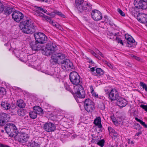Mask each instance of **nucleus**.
Instances as JSON below:
<instances>
[{"label": "nucleus", "mask_w": 147, "mask_h": 147, "mask_svg": "<svg viewBox=\"0 0 147 147\" xmlns=\"http://www.w3.org/2000/svg\"><path fill=\"white\" fill-rule=\"evenodd\" d=\"M19 27L22 32L28 34H32L36 31V27L30 18L21 22L19 24Z\"/></svg>", "instance_id": "obj_1"}, {"label": "nucleus", "mask_w": 147, "mask_h": 147, "mask_svg": "<svg viewBox=\"0 0 147 147\" xmlns=\"http://www.w3.org/2000/svg\"><path fill=\"white\" fill-rule=\"evenodd\" d=\"M75 7L77 9L79 13H83L90 11L92 9V5L88 3L84 0H75Z\"/></svg>", "instance_id": "obj_2"}, {"label": "nucleus", "mask_w": 147, "mask_h": 147, "mask_svg": "<svg viewBox=\"0 0 147 147\" xmlns=\"http://www.w3.org/2000/svg\"><path fill=\"white\" fill-rule=\"evenodd\" d=\"M1 105L2 109L6 111L14 110L17 107L16 105L12 102L11 99L9 98L2 100L1 102Z\"/></svg>", "instance_id": "obj_3"}, {"label": "nucleus", "mask_w": 147, "mask_h": 147, "mask_svg": "<svg viewBox=\"0 0 147 147\" xmlns=\"http://www.w3.org/2000/svg\"><path fill=\"white\" fill-rule=\"evenodd\" d=\"M4 129L6 132L11 137H14L18 134V131L16 125L12 123H7Z\"/></svg>", "instance_id": "obj_4"}, {"label": "nucleus", "mask_w": 147, "mask_h": 147, "mask_svg": "<svg viewBox=\"0 0 147 147\" xmlns=\"http://www.w3.org/2000/svg\"><path fill=\"white\" fill-rule=\"evenodd\" d=\"M65 54L62 53H56L53 54L51 57V59L50 60V63L52 65H56L59 63L58 61V59H63L65 58Z\"/></svg>", "instance_id": "obj_5"}, {"label": "nucleus", "mask_w": 147, "mask_h": 147, "mask_svg": "<svg viewBox=\"0 0 147 147\" xmlns=\"http://www.w3.org/2000/svg\"><path fill=\"white\" fill-rule=\"evenodd\" d=\"M69 78L70 81L74 85L78 86L79 85L80 78L78 74L76 72H72L70 74Z\"/></svg>", "instance_id": "obj_6"}, {"label": "nucleus", "mask_w": 147, "mask_h": 147, "mask_svg": "<svg viewBox=\"0 0 147 147\" xmlns=\"http://www.w3.org/2000/svg\"><path fill=\"white\" fill-rule=\"evenodd\" d=\"M34 36L36 42L39 43H45L47 41V37L42 33L40 32L35 33L34 34Z\"/></svg>", "instance_id": "obj_7"}, {"label": "nucleus", "mask_w": 147, "mask_h": 147, "mask_svg": "<svg viewBox=\"0 0 147 147\" xmlns=\"http://www.w3.org/2000/svg\"><path fill=\"white\" fill-rule=\"evenodd\" d=\"M84 103L85 109L88 112H92L94 109V103L89 99H86Z\"/></svg>", "instance_id": "obj_8"}, {"label": "nucleus", "mask_w": 147, "mask_h": 147, "mask_svg": "<svg viewBox=\"0 0 147 147\" xmlns=\"http://www.w3.org/2000/svg\"><path fill=\"white\" fill-rule=\"evenodd\" d=\"M57 46L55 44H47L45 51V55L46 56L52 54L56 50Z\"/></svg>", "instance_id": "obj_9"}, {"label": "nucleus", "mask_w": 147, "mask_h": 147, "mask_svg": "<svg viewBox=\"0 0 147 147\" xmlns=\"http://www.w3.org/2000/svg\"><path fill=\"white\" fill-rule=\"evenodd\" d=\"M12 18L16 22H19L24 17V15L18 11H14L11 15Z\"/></svg>", "instance_id": "obj_10"}, {"label": "nucleus", "mask_w": 147, "mask_h": 147, "mask_svg": "<svg viewBox=\"0 0 147 147\" xmlns=\"http://www.w3.org/2000/svg\"><path fill=\"white\" fill-rule=\"evenodd\" d=\"M134 4L135 7L138 9H145L147 7V4L142 0H135Z\"/></svg>", "instance_id": "obj_11"}, {"label": "nucleus", "mask_w": 147, "mask_h": 147, "mask_svg": "<svg viewBox=\"0 0 147 147\" xmlns=\"http://www.w3.org/2000/svg\"><path fill=\"white\" fill-rule=\"evenodd\" d=\"M77 91L75 92L77 97L84 98L85 96V93L82 85H80L77 86Z\"/></svg>", "instance_id": "obj_12"}, {"label": "nucleus", "mask_w": 147, "mask_h": 147, "mask_svg": "<svg viewBox=\"0 0 147 147\" xmlns=\"http://www.w3.org/2000/svg\"><path fill=\"white\" fill-rule=\"evenodd\" d=\"M106 94L108 96L109 98L111 100H117L119 98V95L115 89L112 90L109 93H107Z\"/></svg>", "instance_id": "obj_13"}, {"label": "nucleus", "mask_w": 147, "mask_h": 147, "mask_svg": "<svg viewBox=\"0 0 147 147\" xmlns=\"http://www.w3.org/2000/svg\"><path fill=\"white\" fill-rule=\"evenodd\" d=\"M91 15L93 19L96 21H98L102 19V15L100 11L96 9L92 10Z\"/></svg>", "instance_id": "obj_14"}, {"label": "nucleus", "mask_w": 147, "mask_h": 147, "mask_svg": "<svg viewBox=\"0 0 147 147\" xmlns=\"http://www.w3.org/2000/svg\"><path fill=\"white\" fill-rule=\"evenodd\" d=\"M43 128L47 132H50L54 131L56 129L55 125L51 122L46 123L44 125Z\"/></svg>", "instance_id": "obj_15"}, {"label": "nucleus", "mask_w": 147, "mask_h": 147, "mask_svg": "<svg viewBox=\"0 0 147 147\" xmlns=\"http://www.w3.org/2000/svg\"><path fill=\"white\" fill-rule=\"evenodd\" d=\"M18 140L20 142L23 141L26 142L28 141L29 138V136L26 133L21 131L19 133H18Z\"/></svg>", "instance_id": "obj_16"}, {"label": "nucleus", "mask_w": 147, "mask_h": 147, "mask_svg": "<svg viewBox=\"0 0 147 147\" xmlns=\"http://www.w3.org/2000/svg\"><path fill=\"white\" fill-rule=\"evenodd\" d=\"M29 43L30 47L33 51H38L42 49V46L39 43H36L35 41H31Z\"/></svg>", "instance_id": "obj_17"}, {"label": "nucleus", "mask_w": 147, "mask_h": 147, "mask_svg": "<svg viewBox=\"0 0 147 147\" xmlns=\"http://www.w3.org/2000/svg\"><path fill=\"white\" fill-rule=\"evenodd\" d=\"M9 119L8 115L5 113H0V125H4Z\"/></svg>", "instance_id": "obj_18"}, {"label": "nucleus", "mask_w": 147, "mask_h": 147, "mask_svg": "<svg viewBox=\"0 0 147 147\" xmlns=\"http://www.w3.org/2000/svg\"><path fill=\"white\" fill-rule=\"evenodd\" d=\"M117 104L120 108L125 107L128 104V102L124 98L119 97L117 101Z\"/></svg>", "instance_id": "obj_19"}, {"label": "nucleus", "mask_w": 147, "mask_h": 147, "mask_svg": "<svg viewBox=\"0 0 147 147\" xmlns=\"http://www.w3.org/2000/svg\"><path fill=\"white\" fill-rule=\"evenodd\" d=\"M14 10V8L11 7H7L4 9V13L7 16H9Z\"/></svg>", "instance_id": "obj_20"}, {"label": "nucleus", "mask_w": 147, "mask_h": 147, "mask_svg": "<svg viewBox=\"0 0 147 147\" xmlns=\"http://www.w3.org/2000/svg\"><path fill=\"white\" fill-rule=\"evenodd\" d=\"M69 59H66L63 60L59 62V64L61 65V67L64 70H66V67H67V63H69Z\"/></svg>", "instance_id": "obj_21"}, {"label": "nucleus", "mask_w": 147, "mask_h": 147, "mask_svg": "<svg viewBox=\"0 0 147 147\" xmlns=\"http://www.w3.org/2000/svg\"><path fill=\"white\" fill-rule=\"evenodd\" d=\"M34 111L38 115H42L44 113L42 109L39 106H36L34 107Z\"/></svg>", "instance_id": "obj_22"}, {"label": "nucleus", "mask_w": 147, "mask_h": 147, "mask_svg": "<svg viewBox=\"0 0 147 147\" xmlns=\"http://www.w3.org/2000/svg\"><path fill=\"white\" fill-rule=\"evenodd\" d=\"M94 123L98 128H102V126L101 124V120L100 117H98L95 119L94 120Z\"/></svg>", "instance_id": "obj_23"}, {"label": "nucleus", "mask_w": 147, "mask_h": 147, "mask_svg": "<svg viewBox=\"0 0 147 147\" xmlns=\"http://www.w3.org/2000/svg\"><path fill=\"white\" fill-rule=\"evenodd\" d=\"M17 105L20 108H23L26 106V104L24 101L22 99L18 100L17 101Z\"/></svg>", "instance_id": "obj_24"}, {"label": "nucleus", "mask_w": 147, "mask_h": 147, "mask_svg": "<svg viewBox=\"0 0 147 147\" xmlns=\"http://www.w3.org/2000/svg\"><path fill=\"white\" fill-rule=\"evenodd\" d=\"M95 142L96 144H97L100 147H103L105 145V141L104 139H102L100 140H95Z\"/></svg>", "instance_id": "obj_25"}, {"label": "nucleus", "mask_w": 147, "mask_h": 147, "mask_svg": "<svg viewBox=\"0 0 147 147\" xmlns=\"http://www.w3.org/2000/svg\"><path fill=\"white\" fill-rule=\"evenodd\" d=\"M29 115L31 118L34 119L37 117V114L34 111L30 112Z\"/></svg>", "instance_id": "obj_26"}, {"label": "nucleus", "mask_w": 147, "mask_h": 147, "mask_svg": "<svg viewBox=\"0 0 147 147\" xmlns=\"http://www.w3.org/2000/svg\"><path fill=\"white\" fill-rule=\"evenodd\" d=\"M67 67H66L65 70H69L74 68L73 64L70 60L69 61V63L67 65Z\"/></svg>", "instance_id": "obj_27"}, {"label": "nucleus", "mask_w": 147, "mask_h": 147, "mask_svg": "<svg viewBox=\"0 0 147 147\" xmlns=\"http://www.w3.org/2000/svg\"><path fill=\"white\" fill-rule=\"evenodd\" d=\"M135 119L138 122H139L145 128H147V125L145 124V123L141 119H139L137 117L135 118Z\"/></svg>", "instance_id": "obj_28"}, {"label": "nucleus", "mask_w": 147, "mask_h": 147, "mask_svg": "<svg viewBox=\"0 0 147 147\" xmlns=\"http://www.w3.org/2000/svg\"><path fill=\"white\" fill-rule=\"evenodd\" d=\"M96 73L100 76L103 75L104 72L103 70L100 68H97L96 69Z\"/></svg>", "instance_id": "obj_29"}, {"label": "nucleus", "mask_w": 147, "mask_h": 147, "mask_svg": "<svg viewBox=\"0 0 147 147\" xmlns=\"http://www.w3.org/2000/svg\"><path fill=\"white\" fill-rule=\"evenodd\" d=\"M137 19L139 21L142 23L145 24L147 23L146 18L141 17L140 18L138 17Z\"/></svg>", "instance_id": "obj_30"}, {"label": "nucleus", "mask_w": 147, "mask_h": 147, "mask_svg": "<svg viewBox=\"0 0 147 147\" xmlns=\"http://www.w3.org/2000/svg\"><path fill=\"white\" fill-rule=\"evenodd\" d=\"M18 113L19 116H24L25 115V111L24 109H20L18 111Z\"/></svg>", "instance_id": "obj_31"}, {"label": "nucleus", "mask_w": 147, "mask_h": 147, "mask_svg": "<svg viewBox=\"0 0 147 147\" xmlns=\"http://www.w3.org/2000/svg\"><path fill=\"white\" fill-rule=\"evenodd\" d=\"M90 88L91 90V92L92 94V95L96 98H97L98 94H96V92L94 91L93 86H90Z\"/></svg>", "instance_id": "obj_32"}, {"label": "nucleus", "mask_w": 147, "mask_h": 147, "mask_svg": "<svg viewBox=\"0 0 147 147\" xmlns=\"http://www.w3.org/2000/svg\"><path fill=\"white\" fill-rule=\"evenodd\" d=\"M53 25L55 26L56 28H58L59 29L61 30V29H63L61 26L57 23H55L53 21H51V23Z\"/></svg>", "instance_id": "obj_33"}, {"label": "nucleus", "mask_w": 147, "mask_h": 147, "mask_svg": "<svg viewBox=\"0 0 147 147\" xmlns=\"http://www.w3.org/2000/svg\"><path fill=\"white\" fill-rule=\"evenodd\" d=\"M140 86H142L143 88L147 92V85L144 83L142 82H140Z\"/></svg>", "instance_id": "obj_34"}, {"label": "nucleus", "mask_w": 147, "mask_h": 147, "mask_svg": "<svg viewBox=\"0 0 147 147\" xmlns=\"http://www.w3.org/2000/svg\"><path fill=\"white\" fill-rule=\"evenodd\" d=\"M98 107L100 109L102 110H104L105 108V105L102 102L100 103L99 104Z\"/></svg>", "instance_id": "obj_35"}, {"label": "nucleus", "mask_w": 147, "mask_h": 147, "mask_svg": "<svg viewBox=\"0 0 147 147\" xmlns=\"http://www.w3.org/2000/svg\"><path fill=\"white\" fill-rule=\"evenodd\" d=\"M6 94L5 89L3 88H0V94L4 95Z\"/></svg>", "instance_id": "obj_36"}, {"label": "nucleus", "mask_w": 147, "mask_h": 147, "mask_svg": "<svg viewBox=\"0 0 147 147\" xmlns=\"http://www.w3.org/2000/svg\"><path fill=\"white\" fill-rule=\"evenodd\" d=\"M134 128L138 130H140L141 129V127L140 125L138 123H136L135 125L134 126Z\"/></svg>", "instance_id": "obj_37"}, {"label": "nucleus", "mask_w": 147, "mask_h": 147, "mask_svg": "<svg viewBox=\"0 0 147 147\" xmlns=\"http://www.w3.org/2000/svg\"><path fill=\"white\" fill-rule=\"evenodd\" d=\"M4 9V5L0 1V13L3 12Z\"/></svg>", "instance_id": "obj_38"}, {"label": "nucleus", "mask_w": 147, "mask_h": 147, "mask_svg": "<svg viewBox=\"0 0 147 147\" xmlns=\"http://www.w3.org/2000/svg\"><path fill=\"white\" fill-rule=\"evenodd\" d=\"M117 41V42L120 43L122 45H123V43L122 41V40L120 38H118L116 36L115 37V39Z\"/></svg>", "instance_id": "obj_39"}, {"label": "nucleus", "mask_w": 147, "mask_h": 147, "mask_svg": "<svg viewBox=\"0 0 147 147\" xmlns=\"http://www.w3.org/2000/svg\"><path fill=\"white\" fill-rule=\"evenodd\" d=\"M108 129L110 134L112 135V134L115 131V130L112 127H108Z\"/></svg>", "instance_id": "obj_40"}, {"label": "nucleus", "mask_w": 147, "mask_h": 147, "mask_svg": "<svg viewBox=\"0 0 147 147\" xmlns=\"http://www.w3.org/2000/svg\"><path fill=\"white\" fill-rule=\"evenodd\" d=\"M55 14L61 16V17L64 18L65 17V15L62 13L61 12H60L59 11H55Z\"/></svg>", "instance_id": "obj_41"}, {"label": "nucleus", "mask_w": 147, "mask_h": 147, "mask_svg": "<svg viewBox=\"0 0 147 147\" xmlns=\"http://www.w3.org/2000/svg\"><path fill=\"white\" fill-rule=\"evenodd\" d=\"M30 146L31 147H35L36 146H39V144L36 142L35 141H33L31 143Z\"/></svg>", "instance_id": "obj_42"}, {"label": "nucleus", "mask_w": 147, "mask_h": 147, "mask_svg": "<svg viewBox=\"0 0 147 147\" xmlns=\"http://www.w3.org/2000/svg\"><path fill=\"white\" fill-rule=\"evenodd\" d=\"M134 42H127V47H134Z\"/></svg>", "instance_id": "obj_43"}, {"label": "nucleus", "mask_w": 147, "mask_h": 147, "mask_svg": "<svg viewBox=\"0 0 147 147\" xmlns=\"http://www.w3.org/2000/svg\"><path fill=\"white\" fill-rule=\"evenodd\" d=\"M117 11L121 16H125V13L119 8L117 9Z\"/></svg>", "instance_id": "obj_44"}, {"label": "nucleus", "mask_w": 147, "mask_h": 147, "mask_svg": "<svg viewBox=\"0 0 147 147\" xmlns=\"http://www.w3.org/2000/svg\"><path fill=\"white\" fill-rule=\"evenodd\" d=\"M44 18L46 20L49 21L50 23H51V21H53L51 20V18L50 17L45 16Z\"/></svg>", "instance_id": "obj_45"}, {"label": "nucleus", "mask_w": 147, "mask_h": 147, "mask_svg": "<svg viewBox=\"0 0 147 147\" xmlns=\"http://www.w3.org/2000/svg\"><path fill=\"white\" fill-rule=\"evenodd\" d=\"M140 107L144 109L147 112V105H140Z\"/></svg>", "instance_id": "obj_46"}, {"label": "nucleus", "mask_w": 147, "mask_h": 147, "mask_svg": "<svg viewBox=\"0 0 147 147\" xmlns=\"http://www.w3.org/2000/svg\"><path fill=\"white\" fill-rule=\"evenodd\" d=\"M90 71H91L92 72V74L94 76H96V74L94 73V72L95 71V68L94 67H92L90 69Z\"/></svg>", "instance_id": "obj_47"}, {"label": "nucleus", "mask_w": 147, "mask_h": 147, "mask_svg": "<svg viewBox=\"0 0 147 147\" xmlns=\"http://www.w3.org/2000/svg\"><path fill=\"white\" fill-rule=\"evenodd\" d=\"M127 40L128 41L127 42H135V40L131 36Z\"/></svg>", "instance_id": "obj_48"}, {"label": "nucleus", "mask_w": 147, "mask_h": 147, "mask_svg": "<svg viewBox=\"0 0 147 147\" xmlns=\"http://www.w3.org/2000/svg\"><path fill=\"white\" fill-rule=\"evenodd\" d=\"M95 52L96 53L98 54L99 55H100L102 57H104L103 55L98 50L96 49V50L95 51Z\"/></svg>", "instance_id": "obj_49"}, {"label": "nucleus", "mask_w": 147, "mask_h": 147, "mask_svg": "<svg viewBox=\"0 0 147 147\" xmlns=\"http://www.w3.org/2000/svg\"><path fill=\"white\" fill-rule=\"evenodd\" d=\"M42 8L40 7H37L36 8V11L37 13L40 12Z\"/></svg>", "instance_id": "obj_50"}, {"label": "nucleus", "mask_w": 147, "mask_h": 147, "mask_svg": "<svg viewBox=\"0 0 147 147\" xmlns=\"http://www.w3.org/2000/svg\"><path fill=\"white\" fill-rule=\"evenodd\" d=\"M104 18L105 19L104 22L105 23H107L109 22L108 17L107 16H105Z\"/></svg>", "instance_id": "obj_51"}, {"label": "nucleus", "mask_w": 147, "mask_h": 147, "mask_svg": "<svg viewBox=\"0 0 147 147\" xmlns=\"http://www.w3.org/2000/svg\"><path fill=\"white\" fill-rule=\"evenodd\" d=\"M111 69H112L113 68V67L112 65L109 63H108L107 62H106L105 63Z\"/></svg>", "instance_id": "obj_52"}, {"label": "nucleus", "mask_w": 147, "mask_h": 147, "mask_svg": "<svg viewBox=\"0 0 147 147\" xmlns=\"http://www.w3.org/2000/svg\"><path fill=\"white\" fill-rule=\"evenodd\" d=\"M37 13H38V15L39 16L43 17L44 18V16H45V15L44 14L42 13H41L40 12H39Z\"/></svg>", "instance_id": "obj_53"}, {"label": "nucleus", "mask_w": 147, "mask_h": 147, "mask_svg": "<svg viewBox=\"0 0 147 147\" xmlns=\"http://www.w3.org/2000/svg\"><path fill=\"white\" fill-rule=\"evenodd\" d=\"M125 39L127 40L128 39H129V38H130V37H131V36L130 35H129L128 34H125Z\"/></svg>", "instance_id": "obj_54"}, {"label": "nucleus", "mask_w": 147, "mask_h": 147, "mask_svg": "<svg viewBox=\"0 0 147 147\" xmlns=\"http://www.w3.org/2000/svg\"><path fill=\"white\" fill-rule=\"evenodd\" d=\"M133 57H134V58L135 59H136V60H138V61H140V59L139 57H137L136 56H134V55H133Z\"/></svg>", "instance_id": "obj_55"}, {"label": "nucleus", "mask_w": 147, "mask_h": 147, "mask_svg": "<svg viewBox=\"0 0 147 147\" xmlns=\"http://www.w3.org/2000/svg\"><path fill=\"white\" fill-rule=\"evenodd\" d=\"M112 135H113L114 136L117 137L118 136L117 132L115 131L112 134Z\"/></svg>", "instance_id": "obj_56"}, {"label": "nucleus", "mask_w": 147, "mask_h": 147, "mask_svg": "<svg viewBox=\"0 0 147 147\" xmlns=\"http://www.w3.org/2000/svg\"><path fill=\"white\" fill-rule=\"evenodd\" d=\"M50 0H40V1L41 2H44L47 3H49Z\"/></svg>", "instance_id": "obj_57"}, {"label": "nucleus", "mask_w": 147, "mask_h": 147, "mask_svg": "<svg viewBox=\"0 0 147 147\" xmlns=\"http://www.w3.org/2000/svg\"><path fill=\"white\" fill-rule=\"evenodd\" d=\"M55 11L54 12L51 13L50 14H49V15L52 16V17H53L55 16Z\"/></svg>", "instance_id": "obj_58"}, {"label": "nucleus", "mask_w": 147, "mask_h": 147, "mask_svg": "<svg viewBox=\"0 0 147 147\" xmlns=\"http://www.w3.org/2000/svg\"><path fill=\"white\" fill-rule=\"evenodd\" d=\"M40 11H42V12H44L45 13H47V11L45 9L43 8H42V9H41V11H40Z\"/></svg>", "instance_id": "obj_59"}, {"label": "nucleus", "mask_w": 147, "mask_h": 147, "mask_svg": "<svg viewBox=\"0 0 147 147\" xmlns=\"http://www.w3.org/2000/svg\"><path fill=\"white\" fill-rule=\"evenodd\" d=\"M113 122L115 124L117 125L118 124L116 120L115 119H112Z\"/></svg>", "instance_id": "obj_60"}, {"label": "nucleus", "mask_w": 147, "mask_h": 147, "mask_svg": "<svg viewBox=\"0 0 147 147\" xmlns=\"http://www.w3.org/2000/svg\"><path fill=\"white\" fill-rule=\"evenodd\" d=\"M141 133L142 132H138L135 135L139 136L141 134Z\"/></svg>", "instance_id": "obj_61"}, {"label": "nucleus", "mask_w": 147, "mask_h": 147, "mask_svg": "<svg viewBox=\"0 0 147 147\" xmlns=\"http://www.w3.org/2000/svg\"><path fill=\"white\" fill-rule=\"evenodd\" d=\"M128 143L129 144H130V143H131L132 144H134V142H133V141H131L129 139H128Z\"/></svg>", "instance_id": "obj_62"}, {"label": "nucleus", "mask_w": 147, "mask_h": 147, "mask_svg": "<svg viewBox=\"0 0 147 147\" xmlns=\"http://www.w3.org/2000/svg\"><path fill=\"white\" fill-rule=\"evenodd\" d=\"M119 34V32H117V33H115V34H114V36H116L118 35V34Z\"/></svg>", "instance_id": "obj_63"}, {"label": "nucleus", "mask_w": 147, "mask_h": 147, "mask_svg": "<svg viewBox=\"0 0 147 147\" xmlns=\"http://www.w3.org/2000/svg\"><path fill=\"white\" fill-rule=\"evenodd\" d=\"M90 52H91V53L92 55H93V54H95V53L94 51H91Z\"/></svg>", "instance_id": "obj_64"}]
</instances>
